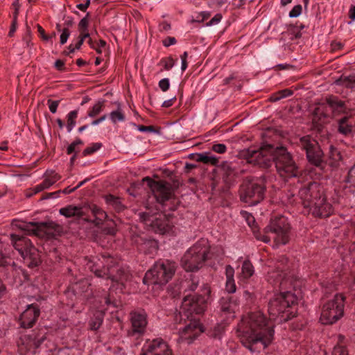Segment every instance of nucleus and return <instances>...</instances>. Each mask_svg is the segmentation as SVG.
I'll use <instances>...</instances> for the list:
<instances>
[{
    "instance_id": "nucleus-1",
    "label": "nucleus",
    "mask_w": 355,
    "mask_h": 355,
    "mask_svg": "<svg viewBox=\"0 0 355 355\" xmlns=\"http://www.w3.org/2000/svg\"><path fill=\"white\" fill-rule=\"evenodd\" d=\"M241 156L250 164L268 168L274 163L277 173L284 178L297 177L300 171L291 153L283 146L263 144L250 147L241 152Z\"/></svg>"
},
{
    "instance_id": "nucleus-2",
    "label": "nucleus",
    "mask_w": 355,
    "mask_h": 355,
    "mask_svg": "<svg viewBox=\"0 0 355 355\" xmlns=\"http://www.w3.org/2000/svg\"><path fill=\"white\" fill-rule=\"evenodd\" d=\"M287 258L280 257L277 269L268 272V282L278 288L280 293L275 295L268 303V313L270 320L279 318L280 322H286L295 316V313L291 311L297 302V297L286 289L292 286V282L285 272L284 264L287 262Z\"/></svg>"
},
{
    "instance_id": "nucleus-3",
    "label": "nucleus",
    "mask_w": 355,
    "mask_h": 355,
    "mask_svg": "<svg viewBox=\"0 0 355 355\" xmlns=\"http://www.w3.org/2000/svg\"><path fill=\"white\" fill-rule=\"evenodd\" d=\"M237 332L242 344L252 352L267 347L274 336L273 325L260 311L243 317L238 324Z\"/></svg>"
},
{
    "instance_id": "nucleus-4",
    "label": "nucleus",
    "mask_w": 355,
    "mask_h": 355,
    "mask_svg": "<svg viewBox=\"0 0 355 355\" xmlns=\"http://www.w3.org/2000/svg\"><path fill=\"white\" fill-rule=\"evenodd\" d=\"M115 260L108 254H101V258L94 257L87 264V268L96 277H105L122 284L128 281L130 275L126 270L114 266Z\"/></svg>"
},
{
    "instance_id": "nucleus-5",
    "label": "nucleus",
    "mask_w": 355,
    "mask_h": 355,
    "mask_svg": "<svg viewBox=\"0 0 355 355\" xmlns=\"http://www.w3.org/2000/svg\"><path fill=\"white\" fill-rule=\"evenodd\" d=\"M291 236V226L286 218L279 216L272 218L270 223L264 228V234L256 236L258 240L269 243L273 240L275 245H286Z\"/></svg>"
},
{
    "instance_id": "nucleus-6",
    "label": "nucleus",
    "mask_w": 355,
    "mask_h": 355,
    "mask_svg": "<svg viewBox=\"0 0 355 355\" xmlns=\"http://www.w3.org/2000/svg\"><path fill=\"white\" fill-rule=\"evenodd\" d=\"M209 254L208 240L201 239L184 253L181 259V265L187 271H197L204 266L206 260L209 259Z\"/></svg>"
},
{
    "instance_id": "nucleus-7",
    "label": "nucleus",
    "mask_w": 355,
    "mask_h": 355,
    "mask_svg": "<svg viewBox=\"0 0 355 355\" xmlns=\"http://www.w3.org/2000/svg\"><path fill=\"white\" fill-rule=\"evenodd\" d=\"M211 291L207 284H203L200 293L195 295H186L182 302L180 314L189 319L193 313L202 314L205 312L209 303Z\"/></svg>"
},
{
    "instance_id": "nucleus-8",
    "label": "nucleus",
    "mask_w": 355,
    "mask_h": 355,
    "mask_svg": "<svg viewBox=\"0 0 355 355\" xmlns=\"http://www.w3.org/2000/svg\"><path fill=\"white\" fill-rule=\"evenodd\" d=\"M176 268L177 263L173 261L168 259L159 261L146 272L143 282L146 284L165 285L171 279Z\"/></svg>"
},
{
    "instance_id": "nucleus-9",
    "label": "nucleus",
    "mask_w": 355,
    "mask_h": 355,
    "mask_svg": "<svg viewBox=\"0 0 355 355\" xmlns=\"http://www.w3.org/2000/svg\"><path fill=\"white\" fill-rule=\"evenodd\" d=\"M265 192L263 178H246L240 186L239 196L242 202L253 206L263 200Z\"/></svg>"
},
{
    "instance_id": "nucleus-10",
    "label": "nucleus",
    "mask_w": 355,
    "mask_h": 355,
    "mask_svg": "<svg viewBox=\"0 0 355 355\" xmlns=\"http://www.w3.org/2000/svg\"><path fill=\"white\" fill-rule=\"evenodd\" d=\"M61 215L67 218L76 216L83 218L87 221H91L96 225H99L107 218V214L96 205L87 207L69 205L59 210Z\"/></svg>"
},
{
    "instance_id": "nucleus-11",
    "label": "nucleus",
    "mask_w": 355,
    "mask_h": 355,
    "mask_svg": "<svg viewBox=\"0 0 355 355\" xmlns=\"http://www.w3.org/2000/svg\"><path fill=\"white\" fill-rule=\"evenodd\" d=\"M11 243L23 259L24 263L31 269L37 267L40 263V256L37 249L26 236L10 234Z\"/></svg>"
},
{
    "instance_id": "nucleus-12",
    "label": "nucleus",
    "mask_w": 355,
    "mask_h": 355,
    "mask_svg": "<svg viewBox=\"0 0 355 355\" xmlns=\"http://www.w3.org/2000/svg\"><path fill=\"white\" fill-rule=\"evenodd\" d=\"M297 144L305 151L306 159L311 164L322 170L324 168L326 161L324 153L315 139L307 135L300 138Z\"/></svg>"
},
{
    "instance_id": "nucleus-13",
    "label": "nucleus",
    "mask_w": 355,
    "mask_h": 355,
    "mask_svg": "<svg viewBox=\"0 0 355 355\" xmlns=\"http://www.w3.org/2000/svg\"><path fill=\"white\" fill-rule=\"evenodd\" d=\"M345 299L343 294H336L333 300L323 305L320 318L322 324H334L343 315Z\"/></svg>"
},
{
    "instance_id": "nucleus-14",
    "label": "nucleus",
    "mask_w": 355,
    "mask_h": 355,
    "mask_svg": "<svg viewBox=\"0 0 355 355\" xmlns=\"http://www.w3.org/2000/svg\"><path fill=\"white\" fill-rule=\"evenodd\" d=\"M139 216L144 224L155 233L164 234L169 232L173 227L170 217L162 213L152 214L150 211H144Z\"/></svg>"
},
{
    "instance_id": "nucleus-15",
    "label": "nucleus",
    "mask_w": 355,
    "mask_h": 355,
    "mask_svg": "<svg viewBox=\"0 0 355 355\" xmlns=\"http://www.w3.org/2000/svg\"><path fill=\"white\" fill-rule=\"evenodd\" d=\"M143 181L146 182L148 187L153 193L157 202L162 206L172 196L171 185L166 181H155L149 177H146Z\"/></svg>"
},
{
    "instance_id": "nucleus-16",
    "label": "nucleus",
    "mask_w": 355,
    "mask_h": 355,
    "mask_svg": "<svg viewBox=\"0 0 355 355\" xmlns=\"http://www.w3.org/2000/svg\"><path fill=\"white\" fill-rule=\"evenodd\" d=\"M203 331L202 326L199 320L191 318L183 328L179 329L178 342L191 344Z\"/></svg>"
},
{
    "instance_id": "nucleus-17",
    "label": "nucleus",
    "mask_w": 355,
    "mask_h": 355,
    "mask_svg": "<svg viewBox=\"0 0 355 355\" xmlns=\"http://www.w3.org/2000/svg\"><path fill=\"white\" fill-rule=\"evenodd\" d=\"M131 328L128 336L139 338L144 336L148 324L147 314L144 311H133L130 313Z\"/></svg>"
},
{
    "instance_id": "nucleus-18",
    "label": "nucleus",
    "mask_w": 355,
    "mask_h": 355,
    "mask_svg": "<svg viewBox=\"0 0 355 355\" xmlns=\"http://www.w3.org/2000/svg\"><path fill=\"white\" fill-rule=\"evenodd\" d=\"M140 355H172V352L166 342L155 338L144 344Z\"/></svg>"
},
{
    "instance_id": "nucleus-19",
    "label": "nucleus",
    "mask_w": 355,
    "mask_h": 355,
    "mask_svg": "<svg viewBox=\"0 0 355 355\" xmlns=\"http://www.w3.org/2000/svg\"><path fill=\"white\" fill-rule=\"evenodd\" d=\"M309 209L315 216L323 218L329 216L333 211L331 205L327 202L325 197L320 193L314 197V201Z\"/></svg>"
},
{
    "instance_id": "nucleus-20",
    "label": "nucleus",
    "mask_w": 355,
    "mask_h": 355,
    "mask_svg": "<svg viewBox=\"0 0 355 355\" xmlns=\"http://www.w3.org/2000/svg\"><path fill=\"white\" fill-rule=\"evenodd\" d=\"M40 309L37 304H29L19 317L20 326L23 328H30L36 322L40 315Z\"/></svg>"
},
{
    "instance_id": "nucleus-21",
    "label": "nucleus",
    "mask_w": 355,
    "mask_h": 355,
    "mask_svg": "<svg viewBox=\"0 0 355 355\" xmlns=\"http://www.w3.org/2000/svg\"><path fill=\"white\" fill-rule=\"evenodd\" d=\"M338 132L345 137H352L355 132V114L341 118L338 123Z\"/></svg>"
},
{
    "instance_id": "nucleus-22",
    "label": "nucleus",
    "mask_w": 355,
    "mask_h": 355,
    "mask_svg": "<svg viewBox=\"0 0 355 355\" xmlns=\"http://www.w3.org/2000/svg\"><path fill=\"white\" fill-rule=\"evenodd\" d=\"M320 194L317 186L311 184L308 187H304L299 191V196L303 201L304 207L309 208L314 201V197Z\"/></svg>"
},
{
    "instance_id": "nucleus-23",
    "label": "nucleus",
    "mask_w": 355,
    "mask_h": 355,
    "mask_svg": "<svg viewBox=\"0 0 355 355\" xmlns=\"http://www.w3.org/2000/svg\"><path fill=\"white\" fill-rule=\"evenodd\" d=\"M223 179L227 186L230 187L237 175L236 164L232 162H223L220 165Z\"/></svg>"
},
{
    "instance_id": "nucleus-24",
    "label": "nucleus",
    "mask_w": 355,
    "mask_h": 355,
    "mask_svg": "<svg viewBox=\"0 0 355 355\" xmlns=\"http://www.w3.org/2000/svg\"><path fill=\"white\" fill-rule=\"evenodd\" d=\"M328 106L334 115L345 112L347 107L343 101L336 96H330L326 100Z\"/></svg>"
},
{
    "instance_id": "nucleus-25",
    "label": "nucleus",
    "mask_w": 355,
    "mask_h": 355,
    "mask_svg": "<svg viewBox=\"0 0 355 355\" xmlns=\"http://www.w3.org/2000/svg\"><path fill=\"white\" fill-rule=\"evenodd\" d=\"M328 106L334 115L345 112L347 107L343 101L336 96H330L326 100Z\"/></svg>"
},
{
    "instance_id": "nucleus-26",
    "label": "nucleus",
    "mask_w": 355,
    "mask_h": 355,
    "mask_svg": "<svg viewBox=\"0 0 355 355\" xmlns=\"http://www.w3.org/2000/svg\"><path fill=\"white\" fill-rule=\"evenodd\" d=\"M44 225L43 223L21 222L18 227L28 234H37V232Z\"/></svg>"
},
{
    "instance_id": "nucleus-27",
    "label": "nucleus",
    "mask_w": 355,
    "mask_h": 355,
    "mask_svg": "<svg viewBox=\"0 0 355 355\" xmlns=\"http://www.w3.org/2000/svg\"><path fill=\"white\" fill-rule=\"evenodd\" d=\"M327 156L328 159H325V164L328 162L332 167L337 166L338 162L341 159L340 151L333 146H330Z\"/></svg>"
},
{
    "instance_id": "nucleus-28",
    "label": "nucleus",
    "mask_w": 355,
    "mask_h": 355,
    "mask_svg": "<svg viewBox=\"0 0 355 355\" xmlns=\"http://www.w3.org/2000/svg\"><path fill=\"white\" fill-rule=\"evenodd\" d=\"M193 159L199 162L204 164H211L215 165L218 163V159L211 155L210 153H204L193 155Z\"/></svg>"
},
{
    "instance_id": "nucleus-29",
    "label": "nucleus",
    "mask_w": 355,
    "mask_h": 355,
    "mask_svg": "<svg viewBox=\"0 0 355 355\" xmlns=\"http://www.w3.org/2000/svg\"><path fill=\"white\" fill-rule=\"evenodd\" d=\"M221 311L225 313H234L237 306L235 301L231 297H223L220 302Z\"/></svg>"
},
{
    "instance_id": "nucleus-30",
    "label": "nucleus",
    "mask_w": 355,
    "mask_h": 355,
    "mask_svg": "<svg viewBox=\"0 0 355 355\" xmlns=\"http://www.w3.org/2000/svg\"><path fill=\"white\" fill-rule=\"evenodd\" d=\"M141 243H139V250L145 253H150L157 248V243L153 239H141Z\"/></svg>"
},
{
    "instance_id": "nucleus-31",
    "label": "nucleus",
    "mask_w": 355,
    "mask_h": 355,
    "mask_svg": "<svg viewBox=\"0 0 355 355\" xmlns=\"http://www.w3.org/2000/svg\"><path fill=\"white\" fill-rule=\"evenodd\" d=\"M200 283V279L198 277L190 275V277L187 279L182 284V287L184 288V292L191 291H195Z\"/></svg>"
},
{
    "instance_id": "nucleus-32",
    "label": "nucleus",
    "mask_w": 355,
    "mask_h": 355,
    "mask_svg": "<svg viewBox=\"0 0 355 355\" xmlns=\"http://www.w3.org/2000/svg\"><path fill=\"white\" fill-rule=\"evenodd\" d=\"M106 203L112 207L116 211H121L123 209V205L120 198L112 195H107L105 197Z\"/></svg>"
},
{
    "instance_id": "nucleus-33",
    "label": "nucleus",
    "mask_w": 355,
    "mask_h": 355,
    "mask_svg": "<svg viewBox=\"0 0 355 355\" xmlns=\"http://www.w3.org/2000/svg\"><path fill=\"white\" fill-rule=\"evenodd\" d=\"M110 119L113 123L117 122H123L125 120V116L121 107L120 104L118 105L117 109L110 112Z\"/></svg>"
},
{
    "instance_id": "nucleus-34",
    "label": "nucleus",
    "mask_w": 355,
    "mask_h": 355,
    "mask_svg": "<svg viewBox=\"0 0 355 355\" xmlns=\"http://www.w3.org/2000/svg\"><path fill=\"white\" fill-rule=\"evenodd\" d=\"M254 272V267L251 262L248 260L245 261L241 267V276L244 279H248L252 276Z\"/></svg>"
},
{
    "instance_id": "nucleus-35",
    "label": "nucleus",
    "mask_w": 355,
    "mask_h": 355,
    "mask_svg": "<svg viewBox=\"0 0 355 355\" xmlns=\"http://www.w3.org/2000/svg\"><path fill=\"white\" fill-rule=\"evenodd\" d=\"M89 287V284L88 281L82 279L73 285L72 289L76 294H81L87 292Z\"/></svg>"
},
{
    "instance_id": "nucleus-36",
    "label": "nucleus",
    "mask_w": 355,
    "mask_h": 355,
    "mask_svg": "<svg viewBox=\"0 0 355 355\" xmlns=\"http://www.w3.org/2000/svg\"><path fill=\"white\" fill-rule=\"evenodd\" d=\"M78 110H75L73 111H71L68 113L67 115V132H70L72 129L76 125V119L78 117Z\"/></svg>"
},
{
    "instance_id": "nucleus-37",
    "label": "nucleus",
    "mask_w": 355,
    "mask_h": 355,
    "mask_svg": "<svg viewBox=\"0 0 355 355\" xmlns=\"http://www.w3.org/2000/svg\"><path fill=\"white\" fill-rule=\"evenodd\" d=\"M103 314L102 313H98L89 322L90 329L92 330L98 329L103 323Z\"/></svg>"
},
{
    "instance_id": "nucleus-38",
    "label": "nucleus",
    "mask_w": 355,
    "mask_h": 355,
    "mask_svg": "<svg viewBox=\"0 0 355 355\" xmlns=\"http://www.w3.org/2000/svg\"><path fill=\"white\" fill-rule=\"evenodd\" d=\"M105 101H98L92 107L91 110L88 112V116L91 118H94L97 115H98L102 111L104 107Z\"/></svg>"
},
{
    "instance_id": "nucleus-39",
    "label": "nucleus",
    "mask_w": 355,
    "mask_h": 355,
    "mask_svg": "<svg viewBox=\"0 0 355 355\" xmlns=\"http://www.w3.org/2000/svg\"><path fill=\"white\" fill-rule=\"evenodd\" d=\"M30 338V345H33L35 348H37L40 346V345L42 343V342L44 340L45 337L44 335H42L40 338H37L35 335H31L29 336Z\"/></svg>"
},
{
    "instance_id": "nucleus-40",
    "label": "nucleus",
    "mask_w": 355,
    "mask_h": 355,
    "mask_svg": "<svg viewBox=\"0 0 355 355\" xmlns=\"http://www.w3.org/2000/svg\"><path fill=\"white\" fill-rule=\"evenodd\" d=\"M101 146H102L101 143H94V144H92V146L86 148L83 150V155L84 156L89 155H90V154L97 151L98 150H99Z\"/></svg>"
},
{
    "instance_id": "nucleus-41",
    "label": "nucleus",
    "mask_w": 355,
    "mask_h": 355,
    "mask_svg": "<svg viewBox=\"0 0 355 355\" xmlns=\"http://www.w3.org/2000/svg\"><path fill=\"white\" fill-rule=\"evenodd\" d=\"M89 13H87L86 16L83 17L78 24V29L80 32H84L87 31V27L89 25Z\"/></svg>"
},
{
    "instance_id": "nucleus-42",
    "label": "nucleus",
    "mask_w": 355,
    "mask_h": 355,
    "mask_svg": "<svg viewBox=\"0 0 355 355\" xmlns=\"http://www.w3.org/2000/svg\"><path fill=\"white\" fill-rule=\"evenodd\" d=\"M83 141L79 139V138H77L73 142H72L68 147H67V153L68 155H70V154H72L73 153H76V147L78 146V145H83Z\"/></svg>"
},
{
    "instance_id": "nucleus-43",
    "label": "nucleus",
    "mask_w": 355,
    "mask_h": 355,
    "mask_svg": "<svg viewBox=\"0 0 355 355\" xmlns=\"http://www.w3.org/2000/svg\"><path fill=\"white\" fill-rule=\"evenodd\" d=\"M332 355H348V353L343 345H337L333 349Z\"/></svg>"
},
{
    "instance_id": "nucleus-44",
    "label": "nucleus",
    "mask_w": 355,
    "mask_h": 355,
    "mask_svg": "<svg viewBox=\"0 0 355 355\" xmlns=\"http://www.w3.org/2000/svg\"><path fill=\"white\" fill-rule=\"evenodd\" d=\"M347 182L351 186L355 187V164L349 171Z\"/></svg>"
},
{
    "instance_id": "nucleus-45",
    "label": "nucleus",
    "mask_w": 355,
    "mask_h": 355,
    "mask_svg": "<svg viewBox=\"0 0 355 355\" xmlns=\"http://www.w3.org/2000/svg\"><path fill=\"white\" fill-rule=\"evenodd\" d=\"M60 101H53L51 99H49L47 101V105H49V110L51 113L54 114L57 111V108L60 104Z\"/></svg>"
},
{
    "instance_id": "nucleus-46",
    "label": "nucleus",
    "mask_w": 355,
    "mask_h": 355,
    "mask_svg": "<svg viewBox=\"0 0 355 355\" xmlns=\"http://www.w3.org/2000/svg\"><path fill=\"white\" fill-rule=\"evenodd\" d=\"M302 6L301 5H296L295 6L293 9L289 12V17L291 18L297 17L300 16L302 13Z\"/></svg>"
},
{
    "instance_id": "nucleus-47",
    "label": "nucleus",
    "mask_w": 355,
    "mask_h": 355,
    "mask_svg": "<svg viewBox=\"0 0 355 355\" xmlns=\"http://www.w3.org/2000/svg\"><path fill=\"white\" fill-rule=\"evenodd\" d=\"M226 290L229 293H233L236 291V285L234 279L226 281Z\"/></svg>"
},
{
    "instance_id": "nucleus-48",
    "label": "nucleus",
    "mask_w": 355,
    "mask_h": 355,
    "mask_svg": "<svg viewBox=\"0 0 355 355\" xmlns=\"http://www.w3.org/2000/svg\"><path fill=\"white\" fill-rule=\"evenodd\" d=\"M162 62L164 64V69L166 70H170L171 69H172L173 67V66L175 64V61L171 57L163 60Z\"/></svg>"
},
{
    "instance_id": "nucleus-49",
    "label": "nucleus",
    "mask_w": 355,
    "mask_h": 355,
    "mask_svg": "<svg viewBox=\"0 0 355 355\" xmlns=\"http://www.w3.org/2000/svg\"><path fill=\"white\" fill-rule=\"evenodd\" d=\"M70 35V31L67 28H65L62 30V32L60 35V44H64L67 42L69 37Z\"/></svg>"
},
{
    "instance_id": "nucleus-50",
    "label": "nucleus",
    "mask_w": 355,
    "mask_h": 355,
    "mask_svg": "<svg viewBox=\"0 0 355 355\" xmlns=\"http://www.w3.org/2000/svg\"><path fill=\"white\" fill-rule=\"evenodd\" d=\"M212 150L218 153H224L226 150L227 147L225 144H216L213 145Z\"/></svg>"
},
{
    "instance_id": "nucleus-51",
    "label": "nucleus",
    "mask_w": 355,
    "mask_h": 355,
    "mask_svg": "<svg viewBox=\"0 0 355 355\" xmlns=\"http://www.w3.org/2000/svg\"><path fill=\"white\" fill-rule=\"evenodd\" d=\"M169 86L170 83L168 78H163L159 82V87L163 92L167 91Z\"/></svg>"
},
{
    "instance_id": "nucleus-52",
    "label": "nucleus",
    "mask_w": 355,
    "mask_h": 355,
    "mask_svg": "<svg viewBox=\"0 0 355 355\" xmlns=\"http://www.w3.org/2000/svg\"><path fill=\"white\" fill-rule=\"evenodd\" d=\"M60 177L58 174L55 173L53 175H51V177L46 178L44 180V183H46V184L49 183V187H50L54 183H55L60 179Z\"/></svg>"
},
{
    "instance_id": "nucleus-53",
    "label": "nucleus",
    "mask_w": 355,
    "mask_h": 355,
    "mask_svg": "<svg viewBox=\"0 0 355 355\" xmlns=\"http://www.w3.org/2000/svg\"><path fill=\"white\" fill-rule=\"evenodd\" d=\"M112 225L103 228V232L104 234L109 235H114L116 234V230L115 228V224L114 222H112Z\"/></svg>"
},
{
    "instance_id": "nucleus-54",
    "label": "nucleus",
    "mask_w": 355,
    "mask_h": 355,
    "mask_svg": "<svg viewBox=\"0 0 355 355\" xmlns=\"http://www.w3.org/2000/svg\"><path fill=\"white\" fill-rule=\"evenodd\" d=\"M49 183L46 184V183H44V182L43 181L41 184L36 185L34 187L33 190H34V193H37L41 192L42 191L46 189H49Z\"/></svg>"
},
{
    "instance_id": "nucleus-55",
    "label": "nucleus",
    "mask_w": 355,
    "mask_h": 355,
    "mask_svg": "<svg viewBox=\"0 0 355 355\" xmlns=\"http://www.w3.org/2000/svg\"><path fill=\"white\" fill-rule=\"evenodd\" d=\"M133 125L136 126L140 132H155L154 127L152 125H150V126L137 125L135 123H133Z\"/></svg>"
},
{
    "instance_id": "nucleus-56",
    "label": "nucleus",
    "mask_w": 355,
    "mask_h": 355,
    "mask_svg": "<svg viewBox=\"0 0 355 355\" xmlns=\"http://www.w3.org/2000/svg\"><path fill=\"white\" fill-rule=\"evenodd\" d=\"M225 273L227 280L234 279V270L231 266L228 265L226 266Z\"/></svg>"
},
{
    "instance_id": "nucleus-57",
    "label": "nucleus",
    "mask_w": 355,
    "mask_h": 355,
    "mask_svg": "<svg viewBox=\"0 0 355 355\" xmlns=\"http://www.w3.org/2000/svg\"><path fill=\"white\" fill-rule=\"evenodd\" d=\"M222 15L219 13L214 15V17L207 23V26L217 24L220 21Z\"/></svg>"
},
{
    "instance_id": "nucleus-58",
    "label": "nucleus",
    "mask_w": 355,
    "mask_h": 355,
    "mask_svg": "<svg viewBox=\"0 0 355 355\" xmlns=\"http://www.w3.org/2000/svg\"><path fill=\"white\" fill-rule=\"evenodd\" d=\"M54 67L56 68L57 70L60 71H62L65 69L64 68V61L61 60H57L55 62Z\"/></svg>"
},
{
    "instance_id": "nucleus-59",
    "label": "nucleus",
    "mask_w": 355,
    "mask_h": 355,
    "mask_svg": "<svg viewBox=\"0 0 355 355\" xmlns=\"http://www.w3.org/2000/svg\"><path fill=\"white\" fill-rule=\"evenodd\" d=\"M17 19H16V15H14L13 17V20H12V25H11V27H10V31H9V33H8V35L10 37H12L15 33V31H16V28H17Z\"/></svg>"
},
{
    "instance_id": "nucleus-60",
    "label": "nucleus",
    "mask_w": 355,
    "mask_h": 355,
    "mask_svg": "<svg viewBox=\"0 0 355 355\" xmlns=\"http://www.w3.org/2000/svg\"><path fill=\"white\" fill-rule=\"evenodd\" d=\"M176 43V40L173 37H168L165 40L163 41V44L165 46H169L171 45L175 44Z\"/></svg>"
},
{
    "instance_id": "nucleus-61",
    "label": "nucleus",
    "mask_w": 355,
    "mask_h": 355,
    "mask_svg": "<svg viewBox=\"0 0 355 355\" xmlns=\"http://www.w3.org/2000/svg\"><path fill=\"white\" fill-rule=\"evenodd\" d=\"M37 27L38 32H39L41 37L42 38V40H45V41H48L49 40V37L45 34V31L42 28V27L39 24L37 25Z\"/></svg>"
},
{
    "instance_id": "nucleus-62",
    "label": "nucleus",
    "mask_w": 355,
    "mask_h": 355,
    "mask_svg": "<svg viewBox=\"0 0 355 355\" xmlns=\"http://www.w3.org/2000/svg\"><path fill=\"white\" fill-rule=\"evenodd\" d=\"M281 99H282V97L280 91L272 94L270 97V101L272 102H276Z\"/></svg>"
},
{
    "instance_id": "nucleus-63",
    "label": "nucleus",
    "mask_w": 355,
    "mask_h": 355,
    "mask_svg": "<svg viewBox=\"0 0 355 355\" xmlns=\"http://www.w3.org/2000/svg\"><path fill=\"white\" fill-rule=\"evenodd\" d=\"M31 40V30L28 28L27 33L24 36L23 41L25 42L26 46H29Z\"/></svg>"
},
{
    "instance_id": "nucleus-64",
    "label": "nucleus",
    "mask_w": 355,
    "mask_h": 355,
    "mask_svg": "<svg viewBox=\"0 0 355 355\" xmlns=\"http://www.w3.org/2000/svg\"><path fill=\"white\" fill-rule=\"evenodd\" d=\"M176 100V97L175 96H173V98H171V99H168V100H166V101H164L162 103V107H169L173 105V102L174 101Z\"/></svg>"
}]
</instances>
